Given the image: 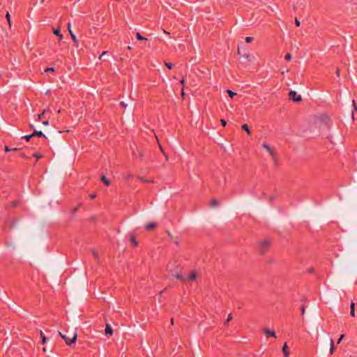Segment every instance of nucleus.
<instances>
[{"mask_svg":"<svg viewBox=\"0 0 357 357\" xmlns=\"http://www.w3.org/2000/svg\"><path fill=\"white\" fill-rule=\"evenodd\" d=\"M336 74H337V77H339V76H340V70H339L338 68H337Z\"/></svg>","mask_w":357,"mask_h":357,"instance_id":"nucleus-46","label":"nucleus"},{"mask_svg":"<svg viewBox=\"0 0 357 357\" xmlns=\"http://www.w3.org/2000/svg\"><path fill=\"white\" fill-rule=\"evenodd\" d=\"M352 103H353V105H354V109H355L356 111H357V106H356V103H355V101H354V100H353V101H352Z\"/></svg>","mask_w":357,"mask_h":357,"instance_id":"nucleus-43","label":"nucleus"},{"mask_svg":"<svg viewBox=\"0 0 357 357\" xmlns=\"http://www.w3.org/2000/svg\"><path fill=\"white\" fill-rule=\"evenodd\" d=\"M332 122L329 117L326 116H320L315 119L310 125V130H312L313 131L315 130H317L315 135H307V136L309 137H315L320 134L321 129H324V128H330Z\"/></svg>","mask_w":357,"mask_h":357,"instance_id":"nucleus-1","label":"nucleus"},{"mask_svg":"<svg viewBox=\"0 0 357 357\" xmlns=\"http://www.w3.org/2000/svg\"><path fill=\"white\" fill-rule=\"evenodd\" d=\"M45 72H54V68L53 67H50V68H47L45 70Z\"/></svg>","mask_w":357,"mask_h":357,"instance_id":"nucleus-31","label":"nucleus"},{"mask_svg":"<svg viewBox=\"0 0 357 357\" xmlns=\"http://www.w3.org/2000/svg\"><path fill=\"white\" fill-rule=\"evenodd\" d=\"M181 84L184 85L185 84V79H182L181 81H180Z\"/></svg>","mask_w":357,"mask_h":357,"instance_id":"nucleus-47","label":"nucleus"},{"mask_svg":"<svg viewBox=\"0 0 357 357\" xmlns=\"http://www.w3.org/2000/svg\"><path fill=\"white\" fill-rule=\"evenodd\" d=\"M59 335L65 340L66 344L68 346H71L73 344H75L77 341V334L76 331H73L71 332L70 335H67L61 332H59Z\"/></svg>","mask_w":357,"mask_h":357,"instance_id":"nucleus-2","label":"nucleus"},{"mask_svg":"<svg viewBox=\"0 0 357 357\" xmlns=\"http://www.w3.org/2000/svg\"><path fill=\"white\" fill-rule=\"evenodd\" d=\"M262 147L268 151L270 155H272L275 153L273 149L268 144L264 143L262 144Z\"/></svg>","mask_w":357,"mask_h":357,"instance_id":"nucleus-6","label":"nucleus"},{"mask_svg":"<svg viewBox=\"0 0 357 357\" xmlns=\"http://www.w3.org/2000/svg\"><path fill=\"white\" fill-rule=\"evenodd\" d=\"M11 151L10 148H9L8 146H5V151L6 152H8V151Z\"/></svg>","mask_w":357,"mask_h":357,"instance_id":"nucleus-41","label":"nucleus"},{"mask_svg":"<svg viewBox=\"0 0 357 357\" xmlns=\"http://www.w3.org/2000/svg\"><path fill=\"white\" fill-rule=\"evenodd\" d=\"M40 335L41 340H42V344H45L47 338L45 336V335H44V333H43L42 331H40Z\"/></svg>","mask_w":357,"mask_h":357,"instance_id":"nucleus-17","label":"nucleus"},{"mask_svg":"<svg viewBox=\"0 0 357 357\" xmlns=\"http://www.w3.org/2000/svg\"><path fill=\"white\" fill-rule=\"evenodd\" d=\"M291 55L289 53H288V54H287L285 55V59H286L287 61H290V60H291Z\"/></svg>","mask_w":357,"mask_h":357,"instance_id":"nucleus-32","label":"nucleus"},{"mask_svg":"<svg viewBox=\"0 0 357 357\" xmlns=\"http://www.w3.org/2000/svg\"><path fill=\"white\" fill-rule=\"evenodd\" d=\"M112 333H113V330H112V327L109 325L107 324L106 328H105V334L112 335Z\"/></svg>","mask_w":357,"mask_h":357,"instance_id":"nucleus-9","label":"nucleus"},{"mask_svg":"<svg viewBox=\"0 0 357 357\" xmlns=\"http://www.w3.org/2000/svg\"><path fill=\"white\" fill-rule=\"evenodd\" d=\"M232 319V314H229L228 315V318L225 321V325H227V324L229 323V321H231Z\"/></svg>","mask_w":357,"mask_h":357,"instance_id":"nucleus-29","label":"nucleus"},{"mask_svg":"<svg viewBox=\"0 0 357 357\" xmlns=\"http://www.w3.org/2000/svg\"><path fill=\"white\" fill-rule=\"evenodd\" d=\"M92 254H93V256L94 257L95 259L98 261H99V257H98V252L97 250H92Z\"/></svg>","mask_w":357,"mask_h":357,"instance_id":"nucleus-20","label":"nucleus"},{"mask_svg":"<svg viewBox=\"0 0 357 357\" xmlns=\"http://www.w3.org/2000/svg\"><path fill=\"white\" fill-rule=\"evenodd\" d=\"M54 33L59 37V40L63 38V35L61 33L60 29H56L54 30Z\"/></svg>","mask_w":357,"mask_h":357,"instance_id":"nucleus-11","label":"nucleus"},{"mask_svg":"<svg viewBox=\"0 0 357 357\" xmlns=\"http://www.w3.org/2000/svg\"><path fill=\"white\" fill-rule=\"evenodd\" d=\"M171 324H173V319H171Z\"/></svg>","mask_w":357,"mask_h":357,"instance_id":"nucleus-56","label":"nucleus"},{"mask_svg":"<svg viewBox=\"0 0 357 357\" xmlns=\"http://www.w3.org/2000/svg\"><path fill=\"white\" fill-rule=\"evenodd\" d=\"M335 349V345H334V341L333 339H331V348H330V352L332 354Z\"/></svg>","mask_w":357,"mask_h":357,"instance_id":"nucleus-22","label":"nucleus"},{"mask_svg":"<svg viewBox=\"0 0 357 357\" xmlns=\"http://www.w3.org/2000/svg\"><path fill=\"white\" fill-rule=\"evenodd\" d=\"M43 125H45V126H48V125H49V121H47H47H43Z\"/></svg>","mask_w":357,"mask_h":357,"instance_id":"nucleus-45","label":"nucleus"},{"mask_svg":"<svg viewBox=\"0 0 357 357\" xmlns=\"http://www.w3.org/2000/svg\"><path fill=\"white\" fill-rule=\"evenodd\" d=\"M250 57H251V55H250L249 54H243L241 56V59H244L245 60L248 61V62H250Z\"/></svg>","mask_w":357,"mask_h":357,"instance_id":"nucleus-14","label":"nucleus"},{"mask_svg":"<svg viewBox=\"0 0 357 357\" xmlns=\"http://www.w3.org/2000/svg\"><path fill=\"white\" fill-rule=\"evenodd\" d=\"M156 227V224L154 222H150L146 225V228L147 229H151Z\"/></svg>","mask_w":357,"mask_h":357,"instance_id":"nucleus-16","label":"nucleus"},{"mask_svg":"<svg viewBox=\"0 0 357 357\" xmlns=\"http://www.w3.org/2000/svg\"><path fill=\"white\" fill-rule=\"evenodd\" d=\"M101 181L106 185H109L110 181L105 177V176L102 175L101 176Z\"/></svg>","mask_w":357,"mask_h":357,"instance_id":"nucleus-15","label":"nucleus"},{"mask_svg":"<svg viewBox=\"0 0 357 357\" xmlns=\"http://www.w3.org/2000/svg\"><path fill=\"white\" fill-rule=\"evenodd\" d=\"M127 49H128V50H131V47H130V46H128V47H127Z\"/></svg>","mask_w":357,"mask_h":357,"instance_id":"nucleus-55","label":"nucleus"},{"mask_svg":"<svg viewBox=\"0 0 357 357\" xmlns=\"http://www.w3.org/2000/svg\"><path fill=\"white\" fill-rule=\"evenodd\" d=\"M68 29L69 31V33L70 34V36L72 38V40L75 43V44H77L78 43V41H77V37L75 36V34L73 32V31L71 30L70 29V23L68 22Z\"/></svg>","mask_w":357,"mask_h":357,"instance_id":"nucleus-5","label":"nucleus"},{"mask_svg":"<svg viewBox=\"0 0 357 357\" xmlns=\"http://www.w3.org/2000/svg\"><path fill=\"white\" fill-rule=\"evenodd\" d=\"M107 54V51H104L101 54L102 56H106Z\"/></svg>","mask_w":357,"mask_h":357,"instance_id":"nucleus-48","label":"nucleus"},{"mask_svg":"<svg viewBox=\"0 0 357 357\" xmlns=\"http://www.w3.org/2000/svg\"><path fill=\"white\" fill-rule=\"evenodd\" d=\"M168 271H169V275L172 277L175 278L176 279L179 280H184V277L181 273V272L179 271V269H178V266H176V268H171L169 266L168 267Z\"/></svg>","mask_w":357,"mask_h":357,"instance_id":"nucleus-3","label":"nucleus"},{"mask_svg":"<svg viewBox=\"0 0 357 357\" xmlns=\"http://www.w3.org/2000/svg\"><path fill=\"white\" fill-rule=\"evenodd\" d=\"M227 93H228L229 96L231 97V98H233L234 96L236 95V93L232 91L230 89H227Z\"/></svg>","mask_w":357,"mask_h":357,"instance_id":"nucleus-23","label":"nucleus"},{"mask_svg":"<svg viewBox=\"0 0 357 357\" xmlns=\"http://www.w3.org/2000/svg\"><path fill=\"white\" fill-rule=\"evenodd\" d=\"M132 176H132V174H128V175H127V178H132Z\"/></svg>","mask_w":357,"mask_h":357,"instance_id":"nucleus-49","label":"nucleus"},{"mask_svg":"<svg viewBox=\"0 0 357 357\" xmlns=\"http://www.w3.org/2000/svg\"><path fill=\"white\" fill-rule=\"evenodd\" d=\"M33 137L38 136L39 137H45L47 138V137L43 134L42 131L39 130H34V132L32 133Z\"/></svg>","mask_w":357,"mask_h":357,"instance_id":"nucleus-8","label":"nucleus"},{"mask_svg":"<svg viewBox=\"0 0 357 357\" xmlns=\"http://www.w3.org/2000/svg\"><path fill=\"white\" fill-rule=\"evenodd\" d=\"M6 19L8 20L9 26L10 27L11 26L10 15L8 12H7V13L6 15Z\"/></svg>","mask_w":357,"mask_h":357,"instance_id":"nucleus-25","label":"nucleus"},{"mask_svg":"<svg viewBox=\"0 0 357 357\" xmlns=\"http://www.w3.org/2000/svg\"><path fill=\"white\" fill-rule=\"evenodd\" d=\"M301 310L302 315H304L305 311V307L303 305H302L301 307Z\"/></svg>","mask_w":357,"mask_h":357,"instance_id":"nucleus-36","label":"nucleus"},{"mask_svg":"<svg viewBox=\"0 0 357 357\" xmlns=\"http://www.w3.org/2000/svg\"><path fill=\"white\" fill-rule=\"evenodd\" d=\"M284 357H289V356H284Z\"/></svg>","mask_w":357,"mask_h":357,"instance_id":"nucleus-58","label":"nucleus"},{"mask_svg":"<svg viewBox=\"0 0 357 357\" xmlns=\"http://www.w3.org/2000/svg\"><path fill=\"white\" fill-rule=\"evenodd\" d=\"M264 333L266 335V337L271 336L275 338L276 337V335L274 331L270 329H265Z\"/></svg>","mask_w":357,"mask_h":357,"instance_id":"nucleus-7","label":"nucleus"},{"mask_svg":"<svg viewBox=\"0 0 357 357\" xmlns=\"http://www.w3.org/2000/svg\"><path fill=\"white\" fill-rule=\"evenodd\" d=\"M120 105L123 107V108H126V107L128 106L126 103H125V102L122 101L120 102Z\"/></svg>","mask_w":357,"mask_h":357,"instance_id":"nucleus-33","label":"nucleus"},{"mask_svg":"<svg viewBox=\"0 0 357 357\" xmlns=\"http://www.w3.org/2000/svg\"><path fill=\"white\" fill-rule=\"evenodd\" d=\"M17 148H13V149H11V151H17Z\"/></svg>","mask_w":357,"mask_h":357,"instance_id":"nucleus-53","label":"nucleus"},{"mask_svg":"<svg viewBox=\"0 0 357 357\" xmlns=\"http://www.w3.org/2000/svg\"><path fill=\"white\" fill-rule=\"evenodd\" d=\"M295 24L297 26H299L301 25L300 21L297 18H295Z\"/></svg>","mask_w":357,"mask_h":357,"instance_id":"nucleus-34","label":"nucleus"},{"mask_svg":"<svg viewBox=\"0 0 357 357\" xmlns=\"http://www.w3.org/2000/svg\"><path fill=\"white\" fill-rule=\"evenodd\" d=\"M130 241H131V243L134 245V246H137L138 245V243L137 242L134 236H131L130 237Z\"/></svg>","mask_w":357,"mask_h":357,"instance_id":"nucleus-21","label":"nucleus"},{"mask_svg":"<svg viewBox=\"0 0 357 357\" xmlns=\"http://www.w3.org/2000/svg\"><path fill=\"white\" fill-rule=\"evenodd\" d=\"M221 124L223 126H225L227 125V121L225 120V119H221Z\"/></svg>","mask_w":357,"mask_h":357,"instance_id":"nucleus-37","label":"nucleus"},{"mask_svg":"<svg viewBox=\"0 0 357 357\" xmlns=\"http://www.w3.org/2000/svg\"><path fill=\"white\" fill-rule=\"evenodd\" d=\"M343 337H344V335H342L340 336V337L338 339V340H337V344H340V343L341 342L342 340L343 339Z\"/></svg>","mask_w":357,"mask_h":357,"instance_id":"nucleus-40","label":"nucleus"},{"mask_svg":"<svg viewBox=\"0 0 357 357\" xmlns=\"http://www.w3.org/2000/svg\"><path fill=\"white\" fill-rule=\"evenodd\" d=\"M253 40V38L252 37H250V36H247L245 38V40L246 43H250L252 42Z\"/></svg>","mask_w":357,"mask_h":357,"instance_id":"nucleus-28","label":"nucleus"},{"mask_svg":"<svg viewBox=\"0 0 357 357\" xmlns=\"http://www.w3.org/2000/svg\"><path fill=\"white\" fill-rule=\"evenodd\" d=\"M350 314L351 317H355V309H352L350 310Z\"/></svg>","mask_w":357,"mask_h":357,"instance_id":"nucleus-35","label":"nucleus"},{"mask_svg":"<svg viewBox=\"0 0 357 357\" xmlns=\"http://www.w3.org/2000/svg\"><path fill=\"white\" fill-rule=\"evenodd\" d=\"M102 57H103V56L101 54V55L99 56V60H102Z\"/></svg>","mask_w":357,"mask_h":357,"instance_id":"nucleus-51","label":"nucleus"},{"mask_svg":"<svg viewBox=\"0 0 357 357\" xmlns=\"http://www.w3.org/2000/svg\"><path fill=\"white\" fill-rule=\"evenodd\" d=\"M163 31H164V32H165V33H167V34H169V32H167V31H165V30H163Z\"/></svg>","mask_w":357,"mask_h":357,"instance_id":"nucleus-54","label":"nucleus"},{"mask_svg":"<svg viewBox=\"0 0 357 357\" xmlns=\"http://www.w3.org/2000/svg\"><path fill=\"white\" fill-rule=\"evenodd\" d=\"M270 244V242L268 240H266L264 241H263L261 243V248L263 250H264L265 249H266V248H268V246Z\"/></svg>","mask_w":357,"mask_h":357,"instance_id":"nucleus-10","label":"nucleus"},{"mask_svg":"<svg viewBox=\"0 0 357 357\" xmlns=\"http://www.w3.org/2000/svg\"><path fill=\"white\" fill-rule=\"evenodd\" d=\"M271 158H272V160H273V161L274 165H275V166H277V165H278V160H277V159H276V155H275V153H274L273 155H271Z\"/></svg>","mask_w":357,"mask_h":357,"instance_id":"nucleus-24","label":"nucleus"},{"mask_svg":"<svg viewBox=\"0 0 357 357\" xmlns=\"http://www.w3.org/2000/svg\"><path fill=\"white\" fill-rule=\"evenodd\" d=\"M89 196L91 198L94 199L96 197V195L95 193H92Z\"/></svg>","mask_w":357,"mask_h":357,"instance_id":"nucleus-44","label":"nucleus"},{"mask_svg":"<svg viewBox=\"0 0 357 357\" xmlns=\"http://www.w3.org/2000/svg\"><path fill=\"white\" fill-rule=\"evenodd\" d=\"M136 38H137V40H148L146 38H144V36H142L139 32L137 33Z\"/></svg>","mask_w":357,"mask_h":357,"instance_id":"nucleus-18","label":"nucleus"},{"mask_svg":"<svg viewBox=\"0 0 357 357\" xmlns=\"http://www.w3.org/2000/svg\"><path fill=\"white\" fill-rule=\"evenodd\" d=\"M282 353L284 356H289V352L287 351V343H284L282 348Z\"/></svg>","mask_w":357,"mask_h":357,"instance_id":"nucleus-12","label":"nucleus"},{"mask_svg":"<svg viewBox=\"0 0 357 357\" xmlns=\"http://www.w3.org/2000/svg\"><path fill=\"white\" fill-rule=\"evenodd\" d=\"M45 0H41V2H44Z\"/></svg>","mask_w":357,"mask_h":357,"instance_id":"nucleus-57","label":"nucleus"},{"mask_svg":"<svg viewBox=\"0 0 357 357\" xmlns=\"http://www.w3.org/2000/svg\"><path fill=\"white\" fill-rule=\"evenodd\" d=\"M160 149L161 152L164 153V155H165L166 158L167 159V158H167V155H166V153L164 152V150H163L162 147L160 145Z\"/></svg>","mask_w":357,"mask_h":357,"instance_id":"nucleus-38","label":"nucleus"},{"mask_svg":"<svg viewBox=\"0 0 357 357\" xmlns=\"http://www.w3.org/2000/svg\"><path fill=\"white\" fill-rule=\"evenodd\" d=\"M218 205V201L216 199H212L211 202V206L215 207Z\"/></svg>","mask_w":357,"mask_h":357,"instance_id":"nucleus-27","label":"nucleus"},{"mask_svg":"<svg viewBox=\"0 0 357 357\" xmlns=\"http://www.w3.org/2000/svg\"><path fill=\"white\" fill-rule=\"evenodd\" d=\"M42 114H38V120L41 119Z\"/></svg>","mask_w":357,"mask_h":357,"instance_id":"nucleus-50","label":"nucleus"},{"mask_svg":"<svg viewBox=\"0 0 357 357\" xmlns=\"http://www.w3.org/2000/svg\"><path fill=\"white\" fill-rule=\"evenodd\" d=\"M350 308H351V310L355 309V304L354 302L351 303Z\"/></svg>","mask_w":357,"mask_h":357,"instance_id":"nucleus-42","label":"nucleus"},{"mask_svg":"<svg viewBox=\"0 0 357 357\" xmlns=\"http://www.w3.org/2000/svg\"><path fill=\"white\" fill-rule=\"evenodd\" d=\"M34 157H36L37 159L40 158L42 155L40 153H35Z\"/></svg>","mask_w":357,"mask_h":357,"instance_id":"nucleus-39","label":"nucleus"},{"mask_svg":"<svg viewBox=\"0 0 357 357\" xmlns=\"http://www.w3.org/2000/svg\"><path fill=\"white\" fill-rule=\"evenodd\" d=\"M165 66H167V68H168L169 69H172V67H173V64L172 63H167L166 62L165 63Z\"/></svg>","mask_w":357,"mask_h":357,"instance_id":"nucleus-30","label":"nucleus"},{"mask_svg":"<svg viewBox=\"0 0 357 357\" xmlns=\"http://www.w3.org/2000/svg\"><path fill=\"white\" fill-rule=\"evenodd\" d=\"M289 98L294 102H300L302 100L301 96L293 90L289 91Z\"/></svg>","mask_w":357,"mask_h":357,"instance_id":"nucleus-4","label":"nucleus"},{"mask_svg":"<svg viewBox=\"0 0 357 357\" xmlns=\"http://www.w3.org/2000/svg\"><path fill=\"white\" fill-rule=\"evenodd\" d=\"M351 116H352V119L354 120V112H352Z\"/></svg>","mask_w":357,"mask_h":357,"instance_id":"nucleus-52","label":"nucleus"},{"mask_svg":"<svg viewBox=\"0 0 357 357\" xmlns=\"http://www.w3.org/2000/svg\"><path fill=\"white\" fill-rule=\"evenodd\" d=\"M33 137L32 134L26 135L22 137L23 139H25L26 141H29Z\"/></svg>","mask_w":357,"mask_h":357,"instance_id":"nucleus-26","label":"nucleus"},{"mask_svg":"<svg viewBox=\"0 0 357 357\" xmlns=\"http://www.w3.org/2000/svg\"><path fill=\"white\" fill-rule=\"evenodd\" d=\"M242 129L243 130H245L248 135L250 134V130L249 127H248V126L247 124H243L242 126Z\"/></svg>","mask_w":357,"mask_h":357,"instance_id":"nucleus-19","label":"nucleus"},{"mask_svg":"<svg viewBox=\"0 0 357 357\" xmlns=\"http://www.w3.org/2000/svg\"><path fill=\"white\" fill-rule=\"evenodd\" d=\"M196 277H197V273H196V272L193 271V272H192V273H190V275L188 277V278H187V279H188L189 281H192V280H195V279H196Z\"/></svg>","mask_w":357,"mask_h":357,"instance_id":"nucleus-13","label":"nucleus"}]
</instances>
